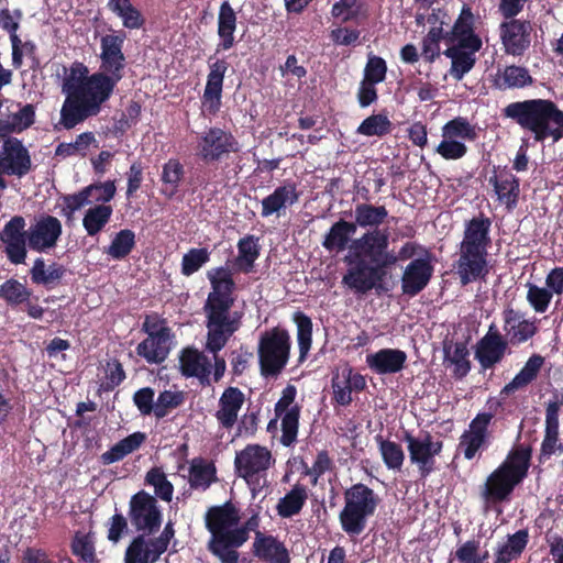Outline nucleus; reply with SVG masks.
Listing matches in <instances>:
<instances>
[{"label":"nucleus","mask_w":563,"mask_h":563,"mask_svg":"<svg viewBox=\"0 0 563 563\" xmlns=\"http://www.w3.org/2000/svg\"><path fill=\"white\" fill-rule=\"evenodd\" d=\"M211 285L203 305L206 316V350L213 354V380L218 383L227 369L225 360L219 352L242 327L243 312L233 310L235 283L229 267H216L207 273Z\"/></svg>","instance_id":"f257e3e1"},{"label":"nucleus","mask_w":563,"mask_h":563,"mask_svg":"<svg viewBox=\"0 0 563 563\" xmlns=\"http://www.w3.org/2000/svg\"><path fill=\"white\" fill-rule=\"evenodd\" d=\"M503 115L530 132L537 143L549 137L558 142L563 137V111L550 99L511 102L503 109Z\"/></svg>","instance_id":"f03ea898"},{"label":"nucleus","mask_w":563,"mask_h":563,"mask_svg":"<svg viewBox=\"0 0 563 563\" xmlns=\"http://www.w3.org/2000/svg\"><path fill=\"white\" fill-rule=\"evenodd\" d=\"M490 227V218L483 212L465 222L459 258L454 264L462 286L485 279L488 274L487 250L492 243Z\"/></svg>","instance_id":"7ed1b4c3"},{"label":"nucleus","mask_w":563,"mask_h":563,"mask_svg":"<svg viewBox=\"0 0 563 563\" xmlns=\"http://www.w3.org/2000/svg\"><path fill=\"white\" fill-rule=\"evenodd\" d=\"M114 89L107 76L91 74L65 98L59 124L66 130H71L87 119L98 115L112 97Z\"/></svg>","instance_id":"20e7f679"},{"label":"nucleus","mask_w":563,"mask_h":563,"mask_svg":"<svg viewBox=\"0 0 563 563\" xmlns=\"http://www.w3.org/2000/svg\"><path fill=\"white\" fill-rule=\"evenodd\" d=\"M240 520V509L231 500L211 506L205 514V526L211 534L208 549L221 563H239L234 544L244 536L242 530H235Z\"/></svg>","instance_id":"39448f33"},{"label":"nucleus","mask_w":563,"mask_h":563,"mask_svg":"<svg viewBox=\"0 0 563 563\" xmlns=\"http://www.w3.org/2000/svg\"><path fill=\"white\" fill-rule=\"evenodd\" d=\"M344 507L339 514L342 530L350 537L360 536L366 528L367 519L374 516L379 496L363 483L353 484L343 493Z\"/></svg>","instance_id":"423d86ee"},{"label":"nucleus","mask_w":563,"mask_h":563,"mask_svg":"<svg viewBox=\"0 0 563 563\" xmlns=\"http://www.w3.org/2000/svg\"><path fill=\"white\" fill-rule=\"evenodd\" d=\"M290 349V334L285 328L277 325L263 332L257 345L261 375L277 377L289 361Z\"/></svg>","instance_id":"0eeeda50"},{"label":"nucleus","mask_w":563,"mask_h":563,"mask_svg":"<svg viewBox=\"0 0 563 563\" xmlns=\"http://www.w3.org/2000/svg\"><path fill=\"white\" fill-rule=\"evenodd\" d=\"M195 151L203 164L219 165L239 154L241 144L230 130L210 126L197 135Z\"/></svg>","instance_id":"6e6552de"},{"label":"nucleus","mask_w":563,"mask_h":563,"mask_svg":"<svg viewBox=\"0 0 563 563\" xmlns=\"http://www.w3.org/2000/svg\"><path fill=\"white\" fill-rule=\"evenodd\" d=\"M128 516L132 532L144 539L161 531L163 511L158 500L148 492L141 489L130 497Z\"/></svg>","instance_id":"1a4fd4ad"},{"label":"nucleus","mask_w":563,"mask_h":563,"mask_svg":"<svg viewBox=\"0 0 563 563\" xmlns=\"http://www.w3.org/2000/svg\"><path fill=\"white\" fill-rule=\"evenodd\" d=\"M344 262L350 267L342 278V284L355 294L366 295L372 289H375L378 295L389 291L385 284L388 269L378 262L368 263L364 258L355 261L351 256H345Z\"/></svg>","instance_id":"9d476101"},{"label":"nucleus","mask_w":563,"mask_h":563,"mask_svg":"<svg viewBox=\"0 0 563 563\" xmlns=\"http://www.w3.org/2000/svg\"><path fill=\"white\" fill-rule=\"evenodd\" d=\"M275 463L271 451L260 444H247L243 450L236 452L234 459L235 472L245 482L255 487H262L260 481Z\"/></svg>","instance_id":"9b49d317"},{"label":"nucleus","mask_w":563,"mask_h":563,"mask_svg":"<svg viewBox=\"0 0 563 563\" xmlns=\"http://www.w3.org/2000/svg\"><path fill=\"white\" fill-rule=\"evenodd\" d=\"M175 537L174 523L168 521L159 536H134L125 550L124 563H155L164 554Z\"/></svg>","instance_id":"f8f14e48"},{"label":"nucleus","mask_w":563,"mask_h":563,"mask_svg":"<svg viewBox=\"0 0 563 563\" xmlns=\"http://www.w3.org/2000/svg\"><path fill=\"white\" fill-rule=\"evenodd\" d=\"M507 336L504 335L495 323L488 327V331L474 346V356L483 371L493 369L500 364L507 355L511 354Z\"/></svg>","instance_id":"ddd939ff"},{"label":"nucleus","mask_w":563,"mask_h":563,"mask_svg":"<svg viewBox=\"0 0 563 563\" xmlns=\"http://www.w3.org/2000/svg\"><path fill=\"white\" fill-rule=\"evenodd\" d=\"M2 140L0 169L9 177L22 179L34 169L30 151L18 137L8 136Z\"/></svg>","instance_id":"4468645a"},{"label":"nucleus","mask_w":563,"mask_h":563,"mask_svg":"<svg viewBox=\"0 0 563 563\" xmlns=\"http://www.w3.org/2000/svg\"><path fill=\"white\" fill-rule=\"evenodd\" d=\"M404 441L407 443L410 462L418 466L422 478L428 477L435 470L434 457L442 452L443 442L433 441L429 432L416 438L409 431H405Z\"/></svg>","instance_id":"2eb2a0df"},{"label":"nucleus","mask_w":563,"mask_h":563,"mask_svg":"<svg viewBox=\"0 0 563 563\" xmlns=\"http://www.w3.org/2000/svg\"><path fill=\"white\" fill-rule=\"evenodd\" d=\"M532 31L529 20L505 19L499 25V37L505 54L522 56L531 45Z\"/></svg>","instance_id":"dca6fc26"},{"label":"nucleus","mask_w":563,"mask_h":563,"mask_svg":"<svg viewBox=\"0 0 563 563\" xmlns=\"http://www.w3.org/2000/svg\"><path fill=\"white\" fill-rule=\"evenodd\" d=\"M516 477L498 466L486 478L481 497L486 510L510 499L515 488L520 484Z\"/></svg>","instance_id":"f3484780"},{"label":"nucleus","mask_w":563,"mask_h":563,"mask_svg":"<svg viewBox=\"0 0 563 563\" xmlns=\"http://www.w3.org/2000/svg\"><path fill=\"white\" fill-rule=\"evenodd\" d=\"M25 219L22 216L12 217L3 227L0 240L4 244V252L12 264H23L26 258L27 231Z\"/></svg>","instance_id":"a211bd4d"},{"label":"nucleus","mask_w":563,"mask_h":563,"mask_svg":"<svg viewBox=\"0 0 563 563\" xmlns=\"http://www.w3.org/2000/svg\"><path fill=\"white\" fill-rule=\"evenodd\" d=\"M494 418L493 412H479L470 422L468 430L460 438L459 446L463 449L466 460H473L479 450L488 448L490 441L489 424Z\"/></svg>","instance_id":"6ab92c4d"},{"label":"nucleus","mask_w":563,"mask_h":563,"mask_svg":"<svg viewBox=\"0 0 563 563\" xmlns=\"http://www.w3.org/2000/svg\"><path fill=\"white\" fill-rule=\"evenodd\" d=\"M63 233L62 222L53 216L44 214L27 230V245L42 253L54 249Z\"/></svg>","instance_id":"aec40b11"},{"label":"nucleus","mask_w":563,"mask_h":563,"mask_svg":"<svg viewBox=\"0 0 563 563\" xmlns=\"http://www.w3.org/2000/svg\"><path fill=\"white\" fill-rule=\"evenodd\" d=\"M208 66L209 74L201 101L206 111L214 115L221 108L223 80L230 65L224 58L212 62V57H209Z\"/></svg>","instance_id":"412c9836"},{"label":"nucleus","mask_w":563,"mask_h":563,"mask_svg":"<svg viewBox=\"0 0 563 563\" xmlns=\"http://www.w3.org/2000/svg\"><path fill=\"white\" fill-rule=\"evenodd\" d=\"M562 407L563 393L560 397L555 394L554 398L545 404V429L539 456L541 463L556 452L562 453L563 443L559 442V416Z\"/></svg>","instance_id":"4be33fe9"},{"label":"nucleus","mask_w":563,"mask_h":563,"mask_svg":"<svg viewBox=\"0 0 563 563\" xmlns=\"http://www.w3.org/2000/svg\"><path fill=\"white\" fill-rule=\"evenodd\" d=\"M446 42L456 43V45L468 47L473 51L482 48L483 42L475 33V16L470 5L464 4L462 7L452 29L446 32Z\"/></svg>","instance_id":"5701e85b"},{"label":"nucleus","mask_w":563,"mask_h":563,"mask_svg":"<svg viewBox=\"0 0 563 563\" xmlns=\"http://www.w3.org/2000/svg\"><path fill=\"white\" fill-rule=\"evenodd\" d=\"M430 258H415L404 269L401 276L402 294L409 297L419 295L430 283L433 275Z\"/></svg>","instance_id":"b1692460"},{"label":"nucleus","mask_w":563,"mask_h":563,"mask_svg":"<svg viewBox=\"0 0 563 563\" xmlns=\"http://www.w3.org/2000/svg\"><path fill=\"white\" fill-rule=\"evenodd\" d=\"M389 246V234L385 230H372L365 232L360 239L352 241L350 246L352 258H368L371 262H378L385 249Z\"/></svg>","instance_id":"393cba45"},{"label":"nucleus","mask_w":563,"mask_h":563,"mask_svg":"<svg viewBox=\"0 0 563 563\" xmlns=\"http://www.w3.org/2000/svg\"><path fill=\"white\" fill-rule=\"evenodd\" d=\"M504 331L512 345H518L532 339L538 333L537 321L522 319L519 311L507 307L503 311Z\"/></svg>","instance_id":"a878e982"},{"label":"nucleus","mask_w":563,"mask_h":563,"mask_svg":"<svg viewBox=\"0 0 563 563\" xmlns=\"http://www.w3.org/2000/svg\"><path fill=\"white\" fill-rule=\"evenodd\" d=\"M244 401L245 395L240 388L229 386L223 390L219 398L218 410L214 413L221 428L231 430L234 427Z\"/></svg>","instance_id":"bb28decb"},{"label":"nucleus","mask_w":563,"mask_h":563,"mask_svg":"<svg viewBox=\"0 0 563 563\" xmlns=\"http://www.w3.org/2000/svg\"><path fill=\"white\" fill-rule=\"evenodd\" d=\"M300 192L297 190V185L294 181H286L276 187L272 194L262 200L261 216L263 218L277 214L278 217L285 213L288 207L298 202Z\"/></svg>","instance_id":"cd10ccee"},{"label":"nucleus","mask_w":563,"mask_h":563,"mask_svg":"<svg viewBox=\"0 0 563 563\" xmlns=\"http://www.w3.org/2000/svg\"><path fill=\"white\" fill-rule=\"evenodd\" d=\"M407 354L399 349H380L366 355V364L372 372L378 375L396 374L406 366Z\"/></svg>","instance_id":"c85d7f7f"},{"label":"nucleus","mask_w":563,"mask_h":563,"mask_svg":"<svg viewBox=\"0 0 563 563\" xmlns=\"http://www.w3.org/2000/svg\"><path fill=\"white\" fill-rule=\"evenodd\" d=\"M253 554L265 563H290L286 545L272 534L256 531Z\"/></svg>","instance_id":"c756f323"},{"label":"nucleus","mask_w":563,"mask_h":563,"mask_svg":"<svg viewBox=\"0 0 563 563\" xmlns=\"http://www.w3.org/2000/svg\"><path fill=\"white\" fill-rule=\"evenodd\" d=\"M534 84L528 68L518 65L498 66L492 78V87L505 91L523 89Z\"/></svg>","instance_id":"7c9ffc66"},{"label":"nucleus","mask_w":563,"mask_h":563,"mask_svg":"<svg viewBox=\"0 0 563 563\" xmlns=\"http://www.w3.org/2000/svg\"><path fill=\"white\" fill-rule=\"evenodd\" d=\"M179 363L185 377H197L202 385H210L211 364L203 353L187 347L183 350Z\"/></svg>","instance_id":"2f4dec72"},{"label":"nucleus","mask_w":563,"mask_h":563,"mask_svg":"<svg viewBox=\"0 0 563 563\" xmlns=\"http://www.w3.org/2000/svg\"><path fill=\"white\" fill-rule=\"evenodd\" d=\"M489 184L493 185L498 200L504 203L508 210L517 207L520 194V180L506 168L499 175L489 177Z\"/></svg>","instance_id":"473e14b6"},{"label":"nucleus","mask_w":563,"mask_h":563,"mask_svg":"<svg viewBox=\"0 0 563 563\" xmlns=\"http://www.w3.org/2000/svg\"><path fill=\"white\" fill-rule=\"evenodd\" d=\"M236 13L229 3H221L218 14V36L220 38L217 44L216 53L231 49L235 44L234 32L236 30Z\"/></svg>","instance_id":"72a5a7b5"},{"label":"nucleus","mask_w":563,"mask_h":563,"mask_svg":"<svg viewBox=\"0 0 563 563\" xmlns=\"http://www.w3.org/2000/svg\"><path fill=\"white\" fill-rule=\"evenodd\" d=\"M170 339L172 335H165L164 332L147 336L137 344L136 354L148 364H161L168 357Z\"/></svg>","instance_id":"f704fd0d"},{"label":"nucleus","mask_w":563,"mask_h":563,"mask_svg":"<svg viewBox=\"0 0 563 563\" xmlns=\"http://www.w3.org/2000/svg\"><path fill=\"white\" fill-rule=\"evenodd\" d=\"M355 232L356 223L340 219L330 227L321 244L329 252H343L351 246V238Z\"/></svg>","instance_id":"c9c22d12"},{"label":"nucleus","mask_w":563,"mask_h":563,"mask_svg":"<svg viewBox=\"0 0 563 563\" xmlns=\"http://www.w3.org/2000/svg\"><path fill=\"white\" fill-rule=\"evenodd\" d=\"M258 238L247 234L238 242V256L232 262L233 272L250 274L260 257Z\"/></svg>","instance_id":"e433bc0d"},{"label":"nucleus","mask_w":563,"mask_h":563,"mask_svg":"<svg viewBox=\"0 0 563 563\" xmlns=\"http://www.w3.org/2000/svg\"><path fill=\"white\" fill-rule=\"evenodd\" d=\"M543 364L544 357L542 355L532 354L519 373H517L516 376L501 388L500 396L506 397L516 390L526 388L537 379Z\"/></svg>","instance_id":"4c0bfd02"},{"label":"nucleus","mask_w":563,"mask_h":563,"mask_svg":"<svg viewBox=\"0 0 563 563\" xmlns=\"http://www.w3.org/2000/svg\"><path fill=\"white\" fill-rule=\"evenodd\" d=\"M19 111L0 118V137L12 136L21 133L35 122V107L32 103L21 106Z\"/></svg>","instance_id":"58836bf2"},{"label":"nucleus","mask_w":563,"mask_h":563,"mask_svg":"<svg viewBox=\"0 0 563 563\" xmlns=\"http://www.w3.org/2000/svg\"><path fill=\"white\" fill-rule=\"evenodd\" d=\"M532 457L531 445H515L507 454L505 461L499 465L506 472L522 482L529 472Z\"/></svg>","instance_id":"ea45409f"},{"label":"nucleus","mask_w":563,"mask_h":563,"mask_svg":"<svg viewBox=\"0 0 563 563\" xmlns=\"http://www.w3.org/2000/svg\"><path fill=\"white\" fill-rule=\"evenodd\" d=\"M444 360L450 362L454 367L452 375L456 379H463L471 372L472 363L470 361V351L467 341H461L443 346Z\"/></svg>","instance_id":"a19ab883"},{"label":"nucleus","mask_w":563,"mask_h":563,"mask_svg":"<svg viewBox=\"0 0 563 563\" xmlns=\"http://www.w3.org/2000/svg\"><path fill=\"white\" fill-rule=\"evenodd\" d=\"M476 52L461 45H452L443 52L446 57L451 58L450 75L454 79L462 80L472 70L476 63Z\"/></svg>","instance_id":"79ce46f5"},{"label":"nucleus","mask_w":563,"mask_h":563,"mask_svg":"<svg viewBox=\"0 0 563 563\" xmlns=\"http://www.w3.org/2000/svg\"><path fill=\"white\" fill-rule=\"evenodd\" d=\"M307 486L296 483L289 492L282 497L277 505L276 511L282 518H291L299 515L308 500Z\"/></svg>","instance_id":"37998d69"},{"label":"nucleus","mask_w":563,"mask_h":563,"mask_svg":"<svg viewBox=\"0 0 563 563\" xmlns=\"http://www.w3.org/2000/svg\"><path fill=\"white\" fill-rule=\"evenodd\" d=\"M218 481L217 467L212 461L195 457L189 467V485L192 489L207 490Z\"/></svg>","instance_id":"c03bdc74"},{"label":"nucleus","mask_w":563,"mask_h":563,"mask_svg":"<svg viewBox=\"0 0 563 563\" xmlns=\"http://www.w3.org/2000/svg\"><path fill=\"white\" fill-rule=\"evenodd\" d=\"M185 177V167L178 158H169L162 166L161 181L162 195L167 199H173L179 191V187Z\"/></svg>","instance_id":"a18cd8bd"},{"label":"nucleus","mask_w":563,"mask_h":563,"mask_svg":"<svg viewBox=\"0 0 563 563\" xmlns=\"http://www.w3.org/2000/svg\"><path fill=\"white\" fill-rule=\"evenodd\" d=\"M66 269L58 263H52L48 267L42 257H37L30 271L31 280L35 285H43L47 289L56 286L64 277Z\"/></svg>","instance_id":"49530a36"},{"label":"nucleus","mask_w":563,"mask_h":563,"mask_svg":"<svg viewBox=\"0 0 563 563\" xmlns=\"http://www.w3.org/2000/svg\"><path fill=\"white\" fill-rule=\"evenodd\" d=\"M146 440L143 432H134L117 442L108 451L102 453L101 461L104 465H109L123 460L126 455L136 451Z\"/></svg>","instance_id":"de8ad7c7"},{"label":"nucleus","mask_w":563,"mask_h":563,"mask_svg":"<svg viewBox=\"0 0 563 563\" xmlns=\"http://www.w3.org/2000/svg\"><path fill=\"white\" fill-rule=\"evenodd\" d=\"M354 217L356 228H374L379 230L378 227L383 224L388 217V211L385 206H374L372 203H358L354 209Z\"/></svg>","instance_id":"09e8293b"},{"label":"nucleus","mask_w":563,"mask_h":563,"mask_svg":"<svg viewBox=\"0 0 563 563\" xmlns=\"http://www.w3.org/2000/svg\"><path fill=\"white\" fill-rule=\"evenodd\" d=\"M292 320L297 325L298 361L302 363L307 358L312 344V320L302 311L295 312Z\"/></svg>","instance_id":"8fccbe9b"},{"label":"nucleus","mask_w":563,"mask_h":563,"mask_svg":"<svg viewBox=\"0 0 563 563\" xmlns=\"http://www.w3.org/2000/svg\"><path fill=\"white\" fill-rule=\"evenodd\" d=\"M113 209L109 205H98L89 208L82 219V225L89 236L98 234L110 221Z\"/></svg>","instance_id":"3c124183"},{"label":"nucleus","mask_w":563,"mask_h":563,"mask_svg":"<svg viewBox=\"0 0 563 563\" xmlns=\"http://www.w3.org/2000/svg\"><path fill=\"white\" fill-rule=\"evenodd\" d=\"M393 131V123L384 113H376L367 117L357 126L356 133L367 137H383Z\"/></svg>","instance_id":"603ef678"},{"label":"nucleus","mask_w":563,"mask_h":563,"mask_svg":"<svg viewBox=\"0 0 563 563\" xmlns=\"http://www.w3.org/2000/svg\"><path fill=\"white\" fill-rule=\"evenodd\" d=\"M375 441L378 444L385 465L389 470L399 471L405 461V453L401 445L397 442L384 439L380 434L375 437Z\"/></svg>","instance_id":"864d4df0"},{"label":"nucleus","mask_w":563,"mask_h":563,"mask_svg":"<svg viewBox=\"0 0 563 563\" xmlns=\"http://www.w3.org/2000/svg\"><path fill=\"white\" fill-rule=\"evenodd\" d=\"M145 484L154 487L155 498L169 503L173 498L174 486L167 479L162 467L154 466L145 475Z\"/></svg>","instance_id":"5fc2aeb1"},{"label":"nucleus","mask_w":563,"mask_h":563,"mask_svg":"<svg viewBox=\"0 0 563 563\" xmlns=\"http://www.w3.org/2000/svg\"><path fill=\"white\" fill-rule=\"evenodd\" d=\"M31 296L32 291L18 279L10 278L0 285V298L11 307L29 302Z\"/></svg>","instance_id":"6e6d98bb"},{"label":"nucleus","mask_w":563,"mask_h":563,"mask_svg":"<svg viewBox=\"0 0 563 563\" xmlns=\"http://www.w3.org/2000/svg\"><path fill=\"white\" fill-rule=\"evenodd\" d=\"M442 137L453 140L475 141L477 132L474 125L464 117H456L442 126Z\"/></svg>","instance_id":"4d7b16f0"},{"label":"nucleus","mask_w":563,"mask_h":563,"mask_svg":"<svg viewBox=\"0 0 563 563\" xmlns=\"http://www.w3.org/2000/svg\"><path fill=\"white\" fill-rule=\"evenodd\" d=\"M135 243V233L132 230H120L108 246L107 254L113 260H123L132 252Z\"/></svg>","instance_id":"13d9d810"},{"label":"nucleus","mask_w":563,"mask_h":563,"mask_svg":"<svg viewBox=\"0 0 563 563\" xmlns=\"http://www.w3.org/2000/svg\"><path fill=\"white\" fill-rule=\"evenodd\" d=\"M71 553L81 563H99L96 556L95 543L89 534L76 532L71 540Z\"/></svg>","instance_id":"bf43d9fd"},{"label":"nucleus","mask_w":563,"mask_h":563,"mask_svg":"<svg viewBox=\"0 0 563 563\" xmlns=\"http://www.w3.org/2000/svg\"><path fill=\"white\" fill-rule=\"evenodd\" d=\"M282 437L280 442L285 446H290L297 439L300 407L292 406L288 411L282 415Z\"/></svg>","instance_id":"052dcab7"},{"label":"nucleus","mask_w":563,"mask_h":563,"mask_svg":"<svg viewBox=\"0 0 563 563\" xmlns=\"http://www.w3.org/2000/svg\"><path fill=\"white\" fill-rule=\"evenodd\" d=\"M100 69L95 74L107 76L112 81V85L117 87L124 76L125 56H100Z\"/></svg>","instance_id":"680f3d73"},{"label":"nucleus","mask_w":563,"mask_h":563,"mask_svg":"<svg viewBox=\"0 0 563 563\" xmlns=\"http://www.w3.org/2000/svg\"><path fill=\"white\" fill-rule=\"evenodd\" d=\"M210 260V253L206 247L190 249L181 260V274L190 276L198 272Z\"/></svg>","instance_id":"e2e57ef3"},{"label":"nucleus","mask_w":563,"mask_h":563,"mask_svg":"<svg viewBox=\"0 0 563 563\" xmlns=\"http://www.w3.org/2000/svg\"><path fill=\"white\" fill-rule=\"evenodd\" d=\"M125 40L126 33L123 30L103 35L100 40V56H124L123 45Z\"/></svg>","instance_id":"0e129e2a"},{"label":"nucleus","mask_w":563,"mask_h":563,"mask_svg":"<svg viewBox=\"0 0 563 563\" xmlns=\"http://www.w3.org/2000/svg\"><path fill=\"white\" fill-rule=\"evenodd\" d=\"M185 398L181 391L164 390L161 391L156 399L155 417L162 419L173 409L183 405Z\"/></svg>","instance_id":"69168bd1"},{"label":"nucleus","mask_w":563,"mask_h":563,"mask_svg":"<svg viewBox=\"0 0 563 563\" xmlns=\"http://www.w3.org/2000/svg\"><path fill=\"white\" fill-rule=\"evenodd\" d=\"M386 60L380 56L369 54L367 57V63L364 68L363 80H366L369 84H380L386 79Z\"/></svg>","instance_id":"338daca9"},{"label":"nucleus","mask_w":563,"mask_h":563,"mask_svg":"<svg viewBox=\"0 0 563 563\" xmlns=\"http://www.w3.org/2000/svg\"><path fill=\"white\" fill-rule=\"evenodd\" d=\"M553 294L548 288L528 284L527 301L536 312L543 313L548 310Z\"/></svg>","instance_id":"774afa93"}]
</instances>
